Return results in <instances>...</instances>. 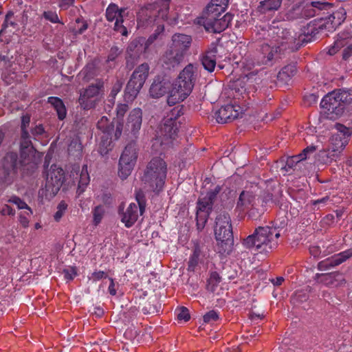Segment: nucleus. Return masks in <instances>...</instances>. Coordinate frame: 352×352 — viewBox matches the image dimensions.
Listing matches in <instances>:
<instances>
[{
	"label": "nucleus",
	"mask_w": 352,
	"mask_h": 352,
	"mask_svg": "<svg viewBox=\"0 0 352 352\" xmlns=\"http://www.w3.org/2000/svg\"><path fill=\"white\" fill-rule=\"evenodd\" d=\"M267 32L278 45L272 47L267 43L262 44L258 56V64L259 65H272V60L280 58V55L285 52L296 51L308 42V34H300L298 38H289V30L275 25V23L269 28Z\"/></svg>",
	"instance_id": "obj_1"
},
{
	"label": "nucleus",
	"mask_w": 352,
	"mask_h": 352,
	"mask_svg": "<svg viewBox=\"0 0 352 352\" xmlns=\"http://www.w3.org/2000/svg\"><path fill=\"white\" fill-rule=\"evenodd\" d=\"M184 115V107L182 105L175 107L164 119L163 124L157 132L152 147L160 154L174 144L177 137V119Z\"/></svg>",
	"instance_id": "obj_2"
},
{
	"label": "nucleus",
	"mask_w": 352,
	"mask_h": 352,
	"mask_svg": "<svg viewBox=\"0 0 352 352\" xmlns=\"http://www.w3.org/2000/svg\"><path fill=\"white\" fill-rule=\"evenodd\" d=\"M198 76L197 67L188 64L179 74L168 96L167 102L172 106L184 101L192 92Z\"/></svg>",
	"instance_id": "obj_3"
},
{
	"label": "nucleus",
	"mask_w": 352,
	"mask_h": 352,
	"mask_svg": "<svg viewBox=\"0 0 352 352\" xmlns=\"http://www.w3.org/2000/svg\"><path fill=\"white\" fill-rule=\"evenodd\" d=\"M280 233L276 228L259 226L253 234L249 235L243 241L246 248L261 254L271 252L278 245V238Z\"/></svg>",
	"instance_id": "obj_4"
},
{
	"label": "nucleus",
	"mask_w": 352,
	"mask_h": 352,
	"mask_svg": "<svg viewBox=\"0 0 352 352\" xmlns=\"http://www.w3.org/2000/svg\"><path fill=\"white\" fill-rule=\"evenodd\" d=\"M170 0H157L153 3L148 4L138 17L139 21H142L146 25L157 24L155 32L151 34L147 41L151 44L157 39L159 34L164 30V26L159 23L160 20H166L169 12Z\"/></svg>",
	"instance_id": "obj_5"
},
{
	"label": "nucleus",
	"mask_w": 352,
	"mask_h": 352,
	"mask_svg": "<svg viewBox=\"0 0 352 352\" xmlns=\"http://www.w3.org/2000/svg\"><path fill=\"white\" fill-rule=\"evenodd\" d=\"M214 231L218 252L229 254L234 244V237L231 219L228 212H222L217 216Z\"/></svg>",
	"instance_id": "obj_6"
},
{
	"label": "nucleus",
	"mask_w": 352,
	"mask_h": 352,
	"mask_svg": "<svg viewBox=\"0 0 352 352\" xmlns=\"http://www.w3.org/2000/svg\"><path fill=\"white\" fill-rule=\"evenodd\" d=\"M166 174V162L160 157H155L148 163L142 181L153 192H159L164 186Z\"/></svg>",
	"instance_id": "obj_7"
},
{
	"label": "nucleus",
	"mask_w": 352,
	"mask_h": 352,
	"mask_svg": "<svg viewBox=\"0 0 352 352\" xmlns=\"http://www.w3.org/2000/svg\"><path fill=\"white\" fill-rule=\"evenodd\" d=\"M215 10L212 6H207L201 16L197 19V23L203 25L208 32L221 33L231 23L233 16L230 13Z\"/></svg>",
	"instance_id": "obj_8"
},
{
	"label": "nucleus",
	"mask_w": 352,
	"mask_h": 352,
	"mask_svg": "<svg viewBox=\"0 0 352 352\" xmlns=\"http://www.w3.org/2000/svg\"><path fill=\"white\" fill-rule=\"evenodd\" d=\"M25 164H27L26 158L19 159L17 153H7L1 160L0 186L10 185L16 177L18 170Z\"/></svg>",
	"instance_id": "obj_9"
},
{
	"label": "nucleus",
	"mask_w": 352,
	"mask_h": 352,
	"mask_svg": "<svg viewBox=\"0 0 352 352\" xmlns=\"http://www.w3.org/2000/svg\"><path fill=\"white\" fill-rule=\"evenodd\" d=\"M346 19V12L344 9L340 8L332 14L325 17H320L318 21L320 24L314 23V29L309 33V42L317 38V34H322L326 36L327 32H333Z\"/></svg>",
	"instance_id": "obj_10"
},
{
	"label": "nucleus",
	"mask_w": 352,
	"mask_h": 352,
	"mask_svg": "<svg viewBox=\"0 0 352 352\" xmlns=\"http://www.w3.org/2000/svg\"><path fill=\"white\" fill-rule=\"evenodd\" d=\"M220 190L221 187L217 186L213 190L208 191L206 196L198 199L196 208V219L198 229H201L205 226L212 211L214 201Z\"/></svg>",
	"instance_id": "obj_11"
},
{
	"label": "nucleus",
	"mask_w": 352,
	"mask_h": 352,
	"mask_svg": "<svg viewBox=\"0 0 352 352\" xmlns=\"http://www.w3.org/2000/svg\"><path fill=\"white\" fill-rule=\"evenodd\" d=\"M149 65L142 63L133 71L125 89V97L133 100L142 88L148 76Z\"/></svg>",
	"instance_id": "obj_12"
},
{
	"label": "nucleus",
	"mask_w": 352,
	"mask_h": 352,
	"mask_svg": "<svg viewBox=\"0 0 352 352\" xmlns=\"http://www.w3.org/2000/svg\"><path fill=\"white\" fill-rule=\"evenodd\" d=\"M136 142L132 141L124 148L119 160L118 175L122 179H126L131 173L138 157Z\"/></svg>",
	"instance_id": "obj_13"
},
{
	"label": "nucleus",
	"mask_w": 352,
	"mask_h": 352,
	"mask_svg": "<svg viewBox=\"0 0 352 352\" xmlns=\"http://www.w3.org/2000/svg\"><path fill=\"white\" fill-rule=\"evenodd\" d=\"M104 82L101 79H97L95 83L89 85L80 92L78 102L85 110L95 108L98 96L103 91Z\"/></svg>",
	"instance_id": "obj_14"
},
{
	"label": "nucleus",
	"mask_w": 352,
	"mask_h": 352,
	"mask_svg": "<svg viewBox=\"0 0 352 352\" xmlns=\"http://www.w3.org/2000/svg\"><path fill=\"white\" fill-rule=\"evenodd\" d=\"M126 8H119V6L114 3H111L108 5L105 11L106 19L109 22L114 21L113 30L121 34L123 36H127L129 32L126 27L124 23V14Z\"/></svg>",
	"instance_id": "obj_15"
},
{
	"label": "nucleus",
	"mask_w": 352,
	"mask_h": 352,
	"mask_svg": "<svg viewBox=\"0 0 352 352\" xmlns=\"http://www.w3.org/2000/svg\"><path fill=\"white\" fill-rule=\"evenodd\" d=\"M335 90L327 94L320 102V107L324 109L327 118L336 120L344 113L343 104L339 101Z\"/></svg>",
	"instance_id": "obj_16"
},
{
	"label": "nucleus",
	"mask_w": 352,
	"mask_h": 352,
	"mask_svg": "<svg viewBox=\"0 0 352 352\" xmlns=\"http://www.w3.org/2000/svg\"><path fill=\"white\" fill-rule=\"evenodd\" d=\"M351 131L349 128L341 124H336L332 129L330 142L333 151L340 152L348 144Z\"/></svg>",
	"instance_id": "obj_17"
},
{
	"label": "nucleus",
	"mask_w": 352,
	"mask_h": 352,
	"mask_svg": "<svg viewBox=\"0 0 352 352\" xmlns=\"http://www.w3.org/2000/svg\"><path fill=\"white\" fill-rule=\"evenodd\" d=\"M308 154V146L305 147L302 152L298 155L287 157L285 164L280 170L284 174H297L306 170V159Z\"/></svg>",
	"instance_id": "obj_18"
},
{
	"label": "nucleus",
	"mask_w": 352,
	"mask_h": 352,
	"mask_svg": "<svg viewBox=\"0 0 352 352\" xmlns=\"http://www.w3.org/2000/svg\"><path fill=\"white\" fill-rule=\"evenodd\" d=\"M65 182V171L56 165H52L47 174L45 188L50 195H56Z\"/></svg>",
	"instance_id": "obj_19"
},
{
	"label": "nucleus",
	"mask_w": 352,
	"mask_h": 352,
	"mask_svg": "<svg viewBox=\"0 0 352 352\" xmlns=\"http://www.w3.org/2000/svg\"><path fill=\"white\" fill-rule=\"evenodd\" d=\"M142 123V111L140 108L132 109L127 118L124 133L130 138L136 139Z\"/></svg>",
	"instance_id": "obj_20"
},
{
	"label": "nucleus",
	"mask_w": 352,
	"mask_h": 352,
	"mask_svg": "<svg viewBox=\"0 0 352 352\" xmlns=\"http://www.w3.org/2000/svg\"><path fill=\"white\" fill-rule=\"evenodd\" d=\"M243 112L241 106L228 104L222 106L215 112V118L218 123L224 124L237 118Z\"/></svg>",
	"instance_id": "obj_21"
},
{
	"label": "nucleus",
	"mask_w": 352,
	"mask_h": 352,
	"mask_svg": "<svg viewBox=\"0 0 352 352\" xmlns=\"http://www.w3.org/2000/svg\"><path fill=\"white\" fill-rule=\"evenodd\" d=\"M150 43L143 37H139L132 40L126 48V61L129 63L137 60L144 53L146 52Z\"/></svg>",
	"instance_id": "obj_22"
},
{
	"label": "nucleus",
	"mask_w": 352,
	"mask_h": 352,
	"mask_svg": "<svg viewBox=\"0 0 352 352\" xmlns=\"http://www.w3.org/2000/svg\"><path fill=\"white\" fill-rule=\"evenodd\" d=\"M331 8V4L326 0H318L317 1L309 0V18L318 16V18L309 22V26L311 24V31L316 25L314 23L320 24L318 19L320 17H325L324 15L329 14V10ZM318 28V25H316Z\"/></svg>",
	"instance_id": "obj_23"
},
{
	"label": "nucleus",
	"mask_w": 352,
	"mask_h": 352,
	"mask_svg": "<svg viewBox=\"0 0 352 352\" xmlns=\"http://www.w3.org/2000/svg\"><path fill=\"white\" fill-rule=\"evenodd\" d=\"M97 128L103 135L113 134L114 140H116L122 135L123 124L118 121H116L115 124L106 116H102L97 122Z\"/></svg>",
	"instance_id": "obj_24"
},
{
	"label": "nucleus",
	"mask_w": 352,
	"mask_h": 352,
	"mask_svg": "<svg viewBox=\"0 0 352 352\" xmlns=\"http://www.w3.org/2000/svg\"><path fill=\"white\" fill-rule=\"evenodd\" d=\"M170 82L162 76H157L153 80L149 89V94L153 98H160L167 93H170Z\"/></svg>",
	"instance_id": "obj_25"
},
{
	"label": "nucleus",
	"mask_w": 352,
	"mask_h": 352,
	"mask_svg": "<svg viewBox=\"0 0 352 352\" xmlns=\"http://www.w3.org/2000/svg\"><path fill=\"white\" fill-rule=\"evenodd\" d=\"M171 41L170 47L185 56L192 43L191 36L184 34H175Z\"/></svg>",
	"instance_id": "obj_26"
},
{
	"label": "nucleus",
	"mask_w": 352,
	"mask_h": 352,
	"mask_svg": "<svg viewBox=\"0 0 352 352\" xmlns=\"http://www.w3.org/2000/svg\"><path fill=\"white\" fill-rule=\"evenodd\" d=\"M143 214L144 212H140V208L135 203H131L124 211L120 212L121 221L126 228L132 227L137 221L138 217Z\"/></svg>",
	"instance_id": "obj_27"
},
{
	"label": "nucleus",
	"mask_w": 352,
	"mask_h": 352,
	"mask_svg": "<svg viewBox=\"0 0 352 352\" xmlns=\"http://www.w3.org/2000/svg\"><path fill=\"white\" fill-rule=\"evenodd\" d=\"M351 256H352V249L346 250L331 258H328L320 262L318 265V269L320 270H326L331 267L337 266L349 258Z\"/></svg>",
	"instance_id": "obj_28"
},
{
	"label": "nucleus",
	"mask_w": 352,
	"mask_h": 352,
	"mask_svg": "<svg viewBox=\"0 0 352 352\" xmlns=\"http://www.w3.org/2000/svg\"><path fill=\"white\" fill-rule=\"evenodd\" d=\"M184 56L182 54L169 48L164 52L161 58V62L164 68L171 69L177 67L183 60Z\"/></svg>",
	"instance_id": "obj_29"
},
{
	"label": "nucleus",
	"mask_w": 352,
	"mask_h": 352,
	"mask_svg": "<svg viewBox=\"0 0 352 352\" xmlns=\"http://www.w3.org/2000/svg\"><path fill=\"white\" fill-rule=\"evenodd\" d=\"M255 195L250 190H243L239 197L236 202V209L244 212L255 205Z\"/></svg>",
	"instance_id": "obj_30"
},
{
	"label": "nucleus",
	"mask_w": 352,
	"mask_h": 352,
	"mask_svg": "<svg viewBox=\"0 0 352 352\" xmlns=\"http://www.w3.org/2000/svg\"><path fill=\"white\" fill-rule=\"evenodd\" d=\"M217 54V48L216 46H213L206 51L201 58V64L204 68L209 72H212L215 68Z\"/></svg>",
	"instance_id": "obj_31"
},
{
	"label": "nucleus",
	"mask_w": 352,
	"mask_h": 352,
	"mask_svg": "<svg viewBox=\"0 0 352 352\" xmlns=\"http://www.w3.org/2000/svg\"><path fill=\"white\" fill-rule=\"evenodd\" d=\"M35 151L28 131L21 132L20 153L21 158H27Z\"/></svg>",
	"instance_id": "obj_32"
},
{
	"label": "nucleus",
	"mask_w": 352,
	"mask_h": 352,
	"mask_svg": "<svg viewBox=\"0 0 352 352\" xmlns=\"http://www.w3.org/2000/svg\"><path fill=\"white\" fill-rule=\"evenodd\" d=\"M47 102L54 107L60 120H63L66 118L67 109L63 101L60 98L50 96L47 98Z\"/></svg>",
	"instance_id": "obj_33"
},
{
	"label": "nucleus",
	"mask_w": 352,
	"mask_h": 352,
	"mask_svg": "<svg viewBox=\"0 0 352 352\" xmlns=\"http://www.w3.org/2000/svg\"><path fill=\"white\" fill-rule=\"evenodd\" d=\"M248 78L239 79L236 80L232 85V91H233L234 98L240 99V97L245 98L248 97L247 91L246 82Z\"/></svg>",
	"instance_id": "obj_34"
},
{
	"label": "nucleus",
	"mask_w": 352,
	"mask_h": 352,
	"mask_svg": "<svg viewBox=\"0 0 352 352\" xmlns=\"http://www.w3.org/2000/svg\"><path fill=\"white\" fill-rule=\"evenodd\" d=\"M296 73V67L294 65H287L283 67L277 74V80L285 84H287Z\"/></svg>",
	"instance_id": "obj_35"
},
{
	"label": "nucleus",
	"mask_w": 352,
	"mask_h": 352,
	"mask_svg": "<svg viewBox=\"0 0 352 352\" xmlns=\"http://www.w3.org/2000/svg\"><path fill=\"white\" fill-rule=\"evenodd\" d=\"M79 77L85 82H89L97 76V68L94 63H88L79 73Z\"/></svg>",
	"instance_id": "obj_36"
},
{
	"label": "nucleus",
	"mask_w": 352,
	"mask_h": 352,
	"mask_svg": "<svg viewBox=\"0 0 352 352\" xmlns=\"http://www.w3.org/2000/svg\"><path fill=\"white\" fill-rule=\"evenodd\" d=\"M90 177L87 170V165L85 164L82 166L78 179V185L77 192L80 195L85 191V188L89 184Z\"/></svg>",
	"instance_id": "obj_37"
},
{
	"label": "nucleus",
	"mask_w": 352,
	"mask_h": 352,
	"mask_svg": "<svg viewBox=\"0 0 352 352\" xmlns=\"http://www.w3.org/2000/svg\"><path fill=\"white\" fill-rule=\"evenodd\" d=\"M282 3V0H264L260 2L258 10L262 13L269 11L277 10Z\"/></svg>",
	"instance_id": "obj_38"
},
{
	"label": "nucleus",
	"mask_w": 352,
	"mask_h": 352,
	"mask_svg": "<svg viewBox=\"0 0 352 352\" xmlns=\"http://www.w3.org/2000/svg\"><path fill=\"white\" fill-rule=\"evenodd\" d=\"M339 101L343 104L344 109L345 107L352 102V89H334Z\"/></svg>",
	"instance_id": "obj_39"
},
{
	"label": "nucleus",
	"mask_w": 352,
	"mask_h": 352,
	"mask_svg": "<svg viewBox=\"0 0 352 352\" xmlns=\"http://www.w3.org/2000/svg\"><path fill=\"white\" fill-rule=\"evenodd\" d=\"M112 138L113 134L102 135L98 148V152L101 155L104 156L112 149Z\"/></svg>",
	"instance_id": "obj_40"
},
{
	"label": "nucleus",
	"mask_w": 352,
	"mask_h": 352,
	"mask_svg": "<svg viewBox=\"0 0 352 352\" xmlns=\"http://www.w3.org/2000/svg\"><path fill=\"white\" fill-rule=\"evenodd\" d=\"M8 28H12L13 30H16L18 28V24L14 19V12L12 10L8 11L6 14L2 28L0 30V36L2 35Z\"/></svg>",
	"instance_id": "obj_41"
},
{
	"label": "nucleus",
	"mask_w": 352,
	"mask_h": 352,
	"mask_svg": "<svg viewBox=\"0 0 352 352\" xmlns=\"http://www.w3.org/2000/svg\"><path fill=\"white\" fill-rule=\"evenodd\" d=\"M82 145L78 138L73 139L68 146V153L69 155L80 158L82 157Z\"/></svg>",
	"instance_id": "obj_42"
},
{
	"label": "nucleus",
	"mask_w": 352,
	"mask_h": 352,
	"mask_svg": "<svg viewBox=\"0 0 352 352\" xmlns=\"http://www.w3.org/2000/svg\"><path fill=\"white\" fill-rule=\"evenodd\" d=\"M308 294L305 292L297 291L292 297V301L296 306L306 309Z\"/></svg>",
	"instance_id": "obj_43"
},
{
	"label": "nucleus",
	"mask_w": 352,
	"mask_h": 352,
	"mask_svg": "<svg viewBox=\"0 0 352 352\" xmlns=\"http://www.w3.org/2000/svg\"><path fill=\"white\" fill-rule=\"evenodd\" d=\"M287 205L285 206V208L279 212L278 215L281 217H278L275 220V226L273 228H276L277 230L280 231V229L284 228L288 222V217H287Z\"/></svg>",
	"instance_id": "obj_44"
},
{
	"label": "nucleus",
	"mask_w": 352,
	"mask_h": 352,
	"mask_svg": "<svg viewBox=\"0 0 352 352\" xmlns=\"http://www.w3.org/2000/svg\"><path fill=\"white\" fill-rule=\"evenodd\" d=\"M8 202L15 204L19 209H27L26 212L28 216H31L32 214V209L28 206V205L20 197L17 196H12L8 200Z\"/></svg>",
	"instance_id": "obj_45"
},
{
	"label": "nucleus",
	"mask_w": 352,
	"mask_h": 352,
	"mask_svg": "<svg viewBox=\"0 0 352 352\" xmlns=\"http://www.w3.org/2000/svg\"><path fill=\"white\" fill-rule=\"evenodd\" d=\"M201 251L198 247L195 248L188 261V270L194 271L199 263Z\"/></svg>",
	"instance_id": "obj_46"
},
{
	"label": "nucleus",
	"mask_w": 352,
	"mask_h": 352,
	"mask_svg": "<svg viewBox=\"0 0 352 352\" xmlns=\"http://www.w3.org/2000/svg\"><path fill=\"white\" fill-rule=\"evenodd\" d=\"M221 280V278L217 272H211L208 280V289L214 291Z\"/></svg>",
	"instance_id": "obj_47"
},
{
	"label": "nucleus",
	"mask_w": 352,
	"mask_h": 352,
	"mask_svg": "<svg viewBox=\"0 0 352 352\" xmlns=\"http://www.w3.org/2000/svg\"><path fill=\"white\" fill-rule=\"evenodd\" d=\"M42 16L45 20L50 21L52 23H60L61 25H64V23L59 19L58 16L55 11H44Z\"/></svg>",
	"instance_id": "obj_48"
},
{
	"label": "nucleus",
	"mask_w": 352,
	"mask_h": 352,
	"mask_svg": "<svg viewBox=\"0 0 352 352\" xmlns=\"http://www.w3.org/2000/svg\"><path fill=\"white\" fill-rule=\"evenodd\" d=\"M329 200L328 197H324L318 199L309 200V206H311V210H320L327 205V203Z\"/></svg>",
	"instance_id": "obj_49"
},
{
	"label": "nucleus",
	"mask_w": 352,
	"mask_h": 352,
	"mask_svg": "<svg viewBox=\"0 0 352 352\" xmlns=\"http://www.w3.org/2000/svg\"><path fill=\"white\" fill-rule=\"evenodd\" d=\"M229 0H212L211 2L207 6H212L215 10L220 12H225Z\"/></svg>",
	"instance_id": "obj_50"
},
{
	"label": "nucleus",
	"mask_w": 352,
	"mask_h": 352,
	"mask_svg": "<svg viewBox=\"0 0 352 352\" xmlns=\"http://www.w3.org/2000/svg\"><path fill=\"white\" fill-rule=\"evenodd\" d=\"M135 199L138 202V207L140 208L141 212H145L146 200L144 192L139 190L135 192Z\"/></svg>",
	"instance_id": "obj_51"
},
{
	"label": "nucleus",
	"mask_w": 352,
	"mask_h": 352,
	"mask_svg": "<svg viewBox=\"0 0 352 352\" xmlns=\"http://www.w3.org/2000/svg\"><path fill=\"white\" fill-rule=\"evenodd\" d=\"M122 52L123 49L122 47L116 45H113L109 50L107 61H114L122 53Z\"/></svg>",
	"instance_id": "obj_52"
},
{
	"label": "nucleus",
	"mask_w": 352,
	"mask_h": 352,
	"mask_svg": "<svg viewBox=\"0 0 352 352\" xmlns=\"http://www.w3.org/2000/svg\"><path fill=\"white\" fill-rule=\"evenodd\" d=\"M67 208V204L64 201H61L58 204L57 206V211L55 212L54 215V220L56 222H58L60 220L64 213L65 212Z\"/></svg>",
	"instance_id": "obj_53"
},
{
	"label": "nucleus",
	"mask_w": 352,
	"mask_h": 352,
	"mask_svg": "<svg viewBox=\"0 0 352 352\" xmlns=\"http://www.w3.org/2000/svg\"><path fill=\"white\" fill-rule=\"evenodd\" d=\"M104 215V210L102 206H98L93 210L94 223L98 226L102 221Z\"/></svg>",
	"instance_id": "obj_54"
},
{
	"label": "nucleus",
	"mask_w": 352,
	"mask_h": 352,
	"mask_svg": "<svg viewBox=\"0 0 352 352\" xmlns=\"http://www.w3.org/2000/svg\"><path fill=\"white\" fill-rule=\"evenodd\" d=\"M63 273L65 279L72 280L77 276V269L76 267L70 266L68 268L64 269Z\"/></svg>",
	"instance_id": "obj_55"
},
{
	"label": "nucleus",
	"mask_w": 352,
	"mask_h": 352,
	"mask_svg": "<svg viewBox=\"0 0 352 352\" xmlns=\"http://www.w3.org/2000/svg\"><path fill=\"white\" fill-rule=\"evenodd\" d=\"M177 320L180 321L187 322L190 319L188 309L185 307H182L177 314Z\"/></svg>",
	"instance_id": "obj_56"
},
{
	"label": "nucleus",
	"mask_w": 352,
	"mask_h": 352,
	"mask_svg": "<svg viewBox=\"0 0 352 352\" xmlns=\"http://www.w3.org/2000/svg\"><path fill=\"white\" fill-rule=\"evenodd\" d=\"M219 318V316L217 311L211 310L207 312L203 317L204 322L206 323H210L217 321Z\"/></svg>",
	"instance_id": "obj_57"
},
{
	"label": "nucleus",
	"mask_w": 352,
	"mask_h": 352,
	"mask_svg": "<svg viewBox=\"0 0 352 352\" xmlns=\"http://www.w3.org/2000/svg\"><path fill=\"white\" fill-rule=\"evenodd\" d=\"M308 214L307 212H302L301 214V220L298 222L297 225V230L299 232H307V227L308 226L307 222L308 220L306 218Z\"/></svg>",
	"instance_id": "obj_58"
},
{
	"label": "nucleus",
	"mask_w": 352,
	"mask_h": 352,
	"mask_svg": "<svg viewBox=\"0 0 352 352\" xmlns=\"http://www.w3.org/2000/svg\"><path fill=\"white\" fill-rule=\"evenodd\" d=\"M76 23H81V25L75 31V32H74L75 34H82L87 30L88 23L82 17L77 18L76 19Z\"/></svg>",
	"instance_id": "obj_59"
},
{
	"label": "nucleus",
	"mask_w": 352,
	"mask_h": 352,
	"mask_svg": "<svg viewBox=\"0 0 352 352\" xmlns=\"http://www.w3.org/2000/svg\"><path fill=\"white\" fill-rule=\"evenodd\" d=\"M248 210V212H247L248 217L249 219L256 220L258 218L260 217L261 213L259 212L258 209L254 208V206L252 207H250Z\"/></svg>",
	"instance_id": "obj_60"
},
{
	"label": "nucleus",
	"mask_w": 352,
	"mask_h": 352,
	"mask_svg": "<svg viewBox=\"0 0 352 352\" xmlns=\"http://www.w3.org/2000/svg\"><path fill=\"white\" fill-rule=\"evenodd\" d=\"M108 277V275L104 271H95L92 273L91 278L94 282H97L103 278H106Z\"/></svg>",
	"instance_id": "obj_61"
},
{
	"label": "nucleus",
	"mask_w": 352,
	"mask_h": 352,
	"mask_svg": "<svg viewBox=\"0 0 352 352\" xmlns=\"http://www.w3.org/2000/svg\"><path fill=\"white\" fill-rule=\"evenodd\" d=\"M129 106L126 104H119L116 108V113L118 118H123L126 112L128 111Z\"/></svg>",
	"instance_id": "obj_62"
},
{
	"label": "nucleus",
	"mask_w": 352,
	"mask_h": 352,
	"mask_svg": "<svg viewBox=\"0 0 352 352\" xmlns=\"http://www.w3.org/2000/svg\"><path fill=\"white\" fill-rule=\"evenodd\" d=\"M0 214L3 216L10 215L13 216L15 214V210L10 206L5 204L2 208L0 209Z\"/></svg>",
	"instance_id": "obj_63"
},
{
	"label": "nucleus",
	"mask_w": 352,
	"mask_h": 352,
	"mask_svg": "<svg viewBox=\"0 0 352 352\" xmlns=\"http://www.w3.org/2000/svg\"><path fill=\"white\" fill-rule=\"evenodd\" d=\"M30 216H28L26 212L24 213H21L19 217V221L21 226L24 228H26L29 226V217Z\"/></svg>",
	"instance_id": "obj_64"
}]
</instances>
